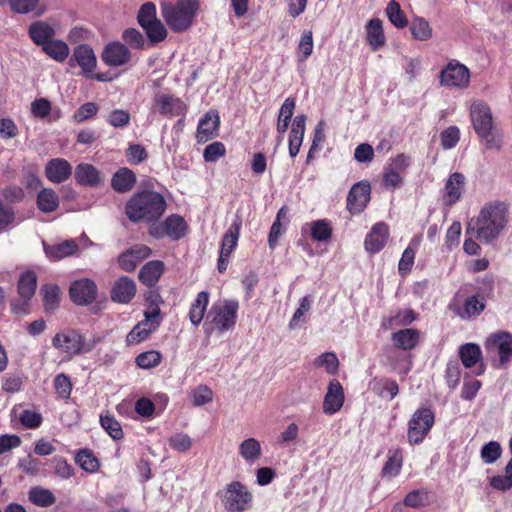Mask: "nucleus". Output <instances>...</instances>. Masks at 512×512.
Returning <instances> with one entry per match:
<instances>
[{
    "instance_id": "nucleus-1",
    "label": "nucleus",
    "mask_w": 512,
    "mask_h": 512,
    "mask_svg": "<svg viewBox=\"0 0 512 512\" xmlns=\"http://www.w3.org/2000/svg\"><path fill=\"white\" fill-rule=\"evenodd\" d=\"M166 210L164 197L155 191L135 193L125 205V214L133 223L157 221Z\"/></svg>"
},
{
    "instance_id": "nucleus-2",
    "label": "nucleus",
    "mask_w": 512,
    "mask_h": 512,
    "mask_svg": "<svg viewBox=\"0 0 512 512\" xmlns=\"http://www.w3.org/2000/svg\"><path fill=\"white\" fill-rule=\"evenodd\" d=\"M507 224V207L503 203L488 204L478 217L472 219L467 230H472L478 240L490 242L497 238Z\"/></svg>"
},
{
    "instance_id": "nucleus-3",
    "label": "nucleus",
    "mask_w": 512,
    "mask_h": 512,
    "mask_svg": "<svg viewBox=\"0 0 512 512\" xmlns=\"http://www.w3.org/2000/svg\"><path fill=\"white\" fill-rule=\"evenodd\" d=\"M198 9L197 0H177L175 4H161V14L167 25L175 32L188 29Z\"/></svg>"
},
{
    "instance_id": "nucleus-4",
    "label": "nucleus",
    "mask_w": 512,
    "mask_h": 512,
    "mask_svg": "<svg viewBox=\"0 0 512 512\" xmlns=\"http://www.w3.org/2000/svg\"><path fill=\"white\" fill-rule=\"evenodd\" d=\"M98 341L97 338L86 340L81 332L75 329L61 330L52 338L53 346L69 358L92 351Z\"/></svg>"
},
{
    "instance_id": "nucleus-5",
    "label": "nucleus",
    "mask_w": 512,
    "mask_h": 512,
    "mask_svg": "<svg viewBox=\"0 0 512 512\" xmlns=\"http://www.w3.org/2000/svg\"><path fill=\"white\" fill-rule=\"evenodd\" d=\"M238 309L239 304L236 300H224L223 302L215 303L207 316L211 327H207L206 332L209 333L216 330L219 333H223L232 329L236 324Z\"/></svg>"
},
{
    "instance_id": "nucleus-6",
    "label": "nucleus",
    "mask_w": 512,
    "mask_h": 512,
    "mask_svg": "<svg viewBox=\"0 0 512 512\" xmlns=\"http://www.w3.org/2000/svg\"><path fill=\"white\" fill-rule=\"evenodd\" d=\"M222 504L229 512H244L253 502V495L249 489L239 481L227 484L221 495Z\"/></svg>"
},
{
    "instance_id": "nucleus-7",
    "label": "nucleus",
    "mask_w": 512,
    "mask_h": 512,
    "mask_svg": "<svg viewBox=\"0 0 512 512\" xmlns=\"http://www.w3.org/2000/svg\"><path fill=\"white\" fill-rule=\"evenodd\" d=\"M433 424L434 413L430 409L416 410L408 423V442L411 445L420 444L430 432Z\"/></svg>"
},
{
    "instance_id": "nucleus-8",
    "label": "nucleus",
    "mask_w": 512,
    "mask_h": 512,
    "mask_svg": "<svg viewBox=\"0 0 512 512\" xmlns=\"http://www.w3.org/2000/svg\"><path fill=\"white\" fill-rule=\"evenodd\" d=\"M485 349L492 358L498 357L497 368L505 367L512 358V334L499 332L491 335L485 342Z\"/></svg>"
},
{
    "instance_id": "nucleus-9",
    "label": "nucleus",
    "mask_w": 512,
    "mask_h": 512,
    "mask_svg": "<svg viewBox=\"0 0 512 512\" xmlns=\"http://www.w3.org/2000/svg\"><path fill=\"white\" fill-rule=\"evenodd\" d=\"M186 109V104L180 98L160 92L153 98L150 114L173 118L184 116Z\"/></svg>"
},
{
    "instance_id": "nucleus-10",
    "label": "nucleus",
    "mask_w": 512,
    "mask_h": 512,
    "mask_svg": "<svg viewBox=\"0 0 512 512\" xmlns=\"http://www.w3.org/2000/svg\"><path fill=\"white\" fill-rule=\"evenodd\" d=\"M470 118L476 134L487 138L493 129V117L490 107L482 100H475L470 107Z\"/></svg>"
},
{
    "instance_id": "nucleus-11",
    "label": "nucleus",
    "mask_w": 512,
    "mask_h": 512,
    "mask_svg": "<svg viewBox=\"0 0 512 512\" xmlns=\"http://www.w3.org/2000/svg\"><path fill=\"white\" fill-rule=\"evenodd\" d=\"M469 81V69L457 61H450L440 73V84L445 87L464 89L468 87Z\"/></svg>"
},
{
    "instance_id": "nucleus-12",
    "label": "nucleus",
    "mask_w": 512,
    "mask_h": 512,
    "mask_svg": "<svg viewBox=\"0 0 512 512\" xmlns=\"http://www.w3.org/2000/svg\"><path fill=\"white\" fill-rule=\"evenodd\" d=\"M69 292L74 303L84 305L96 299L97 287L92 280L80 279L71 284Z\"/></svg>"
},
{
    "instance_id": "nucleus-13",
    "label": "nucleus",
    "mask_w": 512,
    "mask_h": 512,
    "mask_svg": "<svg viewBox=\"0 0 512 512\" xmlns=\"http://www.w3.org/2000/svg\"><path fill=\"white\" fill-rule=\"evenodd\" d=\"M101 58L106 65L118 67L130 61L131 53L123 43L115 41L105 46Z\"/></svg>"
},
{
    "instance_id": "nucleus-14",
    "label": "nucleus",
    "mask_w": 512,
    "mask_h": 512,
    "mask_svg": "<svg viewBox=\"0 0 512 512\" xmlns=\"http://www.w3.org/2000/svg\"><path fill=\"white\" fill-rule=\"evenodd\" d=\"M151 253L152 250L148 246L144 244H136L119 256V266L127 272H132L135 270L137 265L143 259L148 258Z\"/></svg>"
},
{
    "instance_id": "nucleus-15",
    "label": "nucleus",
    "mask_w": 512,
    "mask_h": 512,
    "mask_svg": "<svg viewBox=\"0 0 512 512\" xmlns=\"http://www.w3.org/2000/svg\"><path fill=\"white\" fill-rule=\"evenodd\" d=\"M69 65L71 67L75 65L80 66L84 75L93 72L97 65L93 49L85 44L78 45L73 50V54L69 59Z\"/></svg>"
},
{
    "instance_id": "nucleus-16",
    "label": "nucleus",
    "mask_w": 512,
    "mask_h": 512,
    "mask_svg": "<svg viewBox=\"0 0 512 512\" xmlns=\"http://www.w3.org/2000/svg\"><path fill=\"white\" fill-rule=\"evenodd\" d=\"M220 117L217 111L210 110L199 121L197 127V141L205 143L218 135Z\"/></svg>"
},
{
    "instance_id": "nucleus-17",
    "label": "nucleus",
    "mask_w": 512,
    "mask_h": 512,
    "mask_svg": "<svg viewBox=\"0 0 512 512\" xmlns=\"http://www.w3.org/2000/svg\"><path fill=\"white\" fill-rule=\"evenodd\" d=\"M344 399V391L340 382L336 379L331 380L324 397L323 412L327 415L335 414L342 408Z\"/></svg>"
},
{
    "instance_id": "nucleus-18",
    "label": "nucleus",
    "mask_w": 512,
    "mask_h": 512,
    "mask_svg": "<svg viewBox=\"0 0 512 512\" xmlns=\"http://www.w3.org/2000/svg\"><path fill=\"white\" fill-rule=\"evenodd\" d=\"M370 199V185L358 182L350 189L347 197V208L351 213H360Z\"/></svg>"
},
{
    "instance_id": "nucleus-19",
    "label": "nucleus",
    "mask_w": 512,
    "mask_h": 512,
    "mask_svg": "<svg viewBox=\"0 0 512 512\" xmlns=\"http://www.w3.org/2000/svg\"><path fill=\"white\" fill-rule=\"evenodd\" d=\"M45 175L49 181L59 184L70 178L72 166L66 159L54 158L47 162Z\"/></svg>"
},
{
    "instance_id": "nucleus-20",
    "label": "nucleus",
    "mask_w": 512,
    "mask_h": 512,
    "mask_svg": "<svg viewBox=\"0 0 512 512\" xmlns=\"http://www.w3.org/2000/svg\"><path fill=\"white\" fill-rule=\"evenodd\" d=\"M389 238L388 226L385 223L375 224L365 239V249L369 253H377L383 249Z\"/></svg>"
},
{
    "instance_id": "nucleus-21",
    "label": "nucleus",
    "mask_w": 512,
    "mask_h": 512,
    "mask_svg": "<svg viewBox=\"0 0 512 512\" xmlns=\"http://www.w3.org/2000/svg\"><path fill=\"white\" fill-rule=\"evenodd\" d=\"M136 294V284L129 277L119 278L111 291V298L117 303H128Z\"/></svg>"
},
{
    "instance_id": "nucleus-22",
    "label": "nucleus",
    "mask_w": 512,
    "mask_h": 512,
    "mask_svg": "<svg viewBox=\"0 0 512 512\" xmlns=\"http://www.w3.org/2000/svg\"><path fill=\"white\" fill-rule=\"evenodd\" d=\"M465 177L463 174L455 172L446 182L444 188V201L446 205H453L456 203L464 190Z\"/></svg>"
},
{
    "instance_id": "nucleus-23",
    "label": "nucleus",
    "mask_w": 512,
    "mask_h": 512,
    "mask_svg": "<svg viewBox=\"0 0 512 512\" xmlns=\"http://www.w3.org/2000/svg\"><path fill=\"white\" fill-rule=\"evenodd\" d=\"M164 263L160 260L147 262L139 271V280L147 287H153L164 272Z\"/></svg>"
},
{
    "instance_id": "nucleus-24",
    "label": "nucleus",
    "mask_w": 512,
    "mask_h": 512,
    "mask_svg": "<svg viewBox=\"0 0 512 512\" xmlns=\"http://www.w3.org/2000/svg\"><path fill=\"white\" fill-rule=\"evenodd\" d=\"M305 115H297L292 123V128L289 136V154L291 157H295L301 147L304 132H305Z\"/></svg>"
},
{
    "instance_id": "nucleus-25",
    "label": "nucleus",
    "mask_w": 512,
    "mask_h": 512,
    "mask_svg": "<svg viewBox=\"0 0 512 512\" xmlns=\"http://www.w3.org/2000/svg\"><path fill=\"white\" fill-rule=\"evenodd\" d=\"M366 40L373 51H377L386 43L382 21L374 18L366 24Z\"/></svg>"
},
{
    "instance_id": "nucleus-26",
    "label": "nucleus",
    "mask_w": 512,
    "mask_h": 512,
    "mask_svg": "<svg viewBox=\"0 0 512 512\" xmlns=\"http://www.w3.org/2000/svg\"><path fill=\"white\" fill-rule=\"evenodd\" d=\"M238 453L247 464L252 465L262 456L261 443L253 437L244 439L238 446Z\"/></svg>"
},
{
    "instance_id": "nucleus-27",
    "label": "nucleus",
    "mask_w": 512,
    "mask_h": 512,
    "mask_svg": "<svg viewBox=\"0 0 512 512\" xmlns=\"http://www.w3.org/2000/svg\"><path fill=\"white\" fill-rule=\"evenodd\" d=\"M391 339L395 347L411 350L418 345L420 333L413 328L402 329L393 333Z\"/></svg>"
},
{
    "instance_id": "nucleus-28",
    "label": "nucleus",
    "mask_w": 512,
    "mask_h": 512,
    "mask_svg": "<svg viewBox=\"0 0 512 512\" xmlns=\"http://www.w3.org/2000/svg\"><path fill=\"white\" fill-rule=\"evenodd\" d=\"M242 221L240 218H236L230 225L222 238L220 253L224 256H230L233 250L236 248L238 239L240 236V230Z\"/></svg>"
},
{
    "instance_id": "nucleus-29",
    "label": "nucleus",
    "mask_w": 512,
    "mask_h": 512,
    "mask_svg": "<svg viewBox=\"0 0 512 512\" xmlns=\"http://www.w3.org/2000/svg\"><path fill=\"white\" fill-rule=\"evenodd\" d=\"M136 184L135 173L128 168H120L112 177L111 186L118 193L130 191Z\"/></svg>"
},
{
    "instance_id": "nucleus-30",
    "label": "nucleus",
    "mask_w": 512,
    "mask_h": 512,
    "mask_svg": "<svg viewBox=\"0 0 512 512\" xmlns=\"http://www.w3.org/2000/svg\"><path fill=\"white\" fill-rule=\"evenodd\" d=\"M403 454L400 448L389 450L388 459L382 468V477L394 478L400 474Z\"/></svg>"
},
{
    "instance_id": "nucleus-31",
    "label": "nucleus",
    "mask_w": 512,
    "mask_h": 512,
    "mask_svg": "<svg viewBox=\"0 0 512 512\" xmlns=\"http://www.w3.org/2000/svg\"><path fill=\"white\" fill-rule=\"evenodd\" d=\"M29 35L35 44L43 47L52 40L54 29L43 21H37L30 26Z\"/></svg>"
},
{
    "instance_id": "nucleus-32",
    "label": "nucleus",
    "mask_w": 512,
    "mask_h": 512,
    "mask_svg": "<svg viewBox=\"0 0 512 512\" xmlns=\"http://www.w3.org/2000/svg\"><path fill=\"white\" fill-rule=\"evenodd\" d=\"M75 179L79 184L95 186L100 182L98 170L91 164L82 163L75 169Z\"/></svg>"
},
{
    "instance_id": "nucleus-33",
    "label": "nucleus",
    "mask_w": 512,
    "mask_h": 512,
    "mask_svg": "<svg viewBox=\"0 0 512 512\" xmlns=\"http://www.w3.org/2000/svg\"><path fill=\"white\" fill-rule=\"evenodd\" d=\"M44 249L48 258L51 260H59L73 255L77 251L78 245L73 240H67L60 244L45 246Z\"/></svg>"
},
{
    "instance_id": "nucleus-34",
    "label": "nucleus",
    "mask_w": 512,
    "mask_h": 512,
    "mask_svg": "<svg viewBox=\"0 0 512 512\" xmlns=\"http://www.w3.org/2000/svg\"><path fill=\"white\" fill-rule=\"evenodd\" d=\"M208 302L209 294L207 292L202 291L198 293L189 311V319L193 325L197 326L203 320Z\"/></svg>"
},
{
    "instance_id": "nucleus-35",
    "label": "nucleus",
    "mask_w": 512,
    "mask_h": 512,
    "mask_svg": "<svg viewBox=\"0 0 512 512\" xmlns=\"http://www.w3.org/2000/svg\"><path fill=\"white\" fill-rule=\"evenodd\" d=\"M37 206L44 213H51L59 206V197L57 193L50 189H42L37 196Z\"/></svg>"
},
{
    "instance_id": "nucleus-36",
    "label": "nucleus",
    "mask_w": 512,
    "mask_h": 512,
    "mask_svg": "<svg viewBox=\"0 0 512 512\" xmlns=\"http://www.w3.org/2000/svg\"><path fill=\"white\" fill-rule=\"evenodd\" d=\"M459 356L462 364L466 368H471L481 360L482 352L479 345L466 343L459 348Z\"/></svg>"
},
{
    "instance_id": "nucleus-37",
    "label": "nucleus",
    "mask_w": 512,
    "mask_h": 512,
    "mask_svg": "<svg viewBox=\"0 0 512 512\" xmlns=\"http://www.w3.org/2000/svg\"><path fill=\"white\" fill-rule=\"evenodd\" d=\"M409 29L415 40L427 41L433 35L432 27L423 17H414L410 22Z\"/></svg>"
},
{
    "instance_id": "nucleus-38",
    "label": "nucleus",
    "mask_w": 512,
    "mask_h": 512,
    "mask_svg": "<svg viewBox=\"0 0 512 512\" xmlns=\"http://www.w3.org/2000/svg\"><path fill=\"white\" fill-rule=\"evenodd\" d=\"M166 236L173 240L182 238L186 233V223L179 215H171L164 221Z\"/></svg>"
},
{
    "instance_id": "nucleus-39",
    "label": "nucleus",
    "mask_w": 512,
    "mask_h": 512,
    "mask_svg": "<svg viewBox=\"0 0 512 512\" xmlns=\"http://www.w3.org/2000/svg\"><path fill=\"white\" fill-rule=\"evenodd\" d=\"M420 240L421 236H415L410 245L404 250L398 263V270L401 274H406L411 271L414 264L416 248L419 246Z\"/></svg>"
},
{
    "instance_id": "nucleus-40",
    "label": "nucleus",
    "mask_w": 512,
    "mask_h": 512,
    "mask_svg": "<svg viewBox=\"0 0 512 512\" xmlns=\"http://www.w3.org/2000/svg\"><path fill=\"white\" fill-rule=\"evenodd\" d=\"M37 277L34 272L23 273L18 282V291L24 300H30L35 294Z\"/></svg>"
},
{
    "instance_id": "nucleus-41",
    "label": "nucleus",
    "mask_w": 512,
    "mask_h": 512,
    "mask_svg": "<svg viewBox=\"0 0 512 512\" xmlns=\"http://www.w3.org/2000/svg\"><path fill=\"white\" fill-rule=\"evenodd\" d=\"M485 308V304L482 299L477 296L468 297L461 309L458 310L457 314L462 319H469L473 316L479 315Z\"/></svg>"
},
{
    "instance_id": "nucleus-42",
    "label": "nucleus",
    "mask_w": 512,
    "mask_h": 512,
    "mask_svg": "<svg viewBox=\"0 0 512 512\" xmlns=\"http://www.w3.org/2000/svg\"><path fill=\"white\" fill-rule=\"evenodd\" d=\"M430 492L426 489H415L410 491L404 498L403 504L406 507L419 509L429 505Z\"/></svg>"
},
{
    "instance_id": "nucleus-43",
    "label": "nucleus",
    "mask_w": 512,
    "mask_h": 512,
    "mask_svg": "<svg viewBox=\"0 0 512 512\" xmlns=\"http://www.w3.org/2000/svg\"><path fill=\"white\" fill-rule=\"evenodd\" d=\"M42 48L47 55L59 62H63L69 55L68 45L61 40L52 39Z\"/></svg>"
},
{
    "instance_id": "nucleus-44",
    "label": "nucleus",
    "mask_w": 512,
    "mask_h": 512,
    "mask_svg": "<svg viewBox=\"0 0 512 512\" xmlns=\"http://www.w3.org/2000/svg\"><path fill=\"white\" fill-rule=\"evenodd\" d=\"M43 303L46 312L54 311L60 301V289L56 285H45L41 288Z\"/></svg>"
},
{
    "instance_id": "nucleus-45",
    "label": "nucleus",
    "mask_w": 512,
    "mask_h": 512,
    "mask_svg": "<svg viewBox=\"0 0 512 512\" xmlns=\"http://www.w3.org/2000/svg\"><path fill=\"white\" fill-rule=\"evenodd\" d=\"M386 15L389 21L398 29L407 26L408 21L403 13L400 4L395 0H391L386 7Z\"/></svg>"
},
{
    "instance_id": "nucleus-46",
    "label": "nucleus",
    "mask_w": 512,
    "mask_h": 512,
    "mask_svg": "<svg viewBox=\"0 0 512 512\" xmlns=\"http://www.w3.org/2000/svg\"><path fill=\"white\" fill-rule=\"evenodd\" d=\"M313 34L310 30H305L301 34V38L297 47V58L300 62H305L313 52Z\"/></svg>"
},
{
    "instance_id": "nucleus-47",
    "label": "nucleus",
    "mask_w": 512,
    "mask_h": 512,
    "mask_svg": "<svg viewBox=\"0 0 512 512\" xmlns=\"http://www.w3.org/2000/svg\"><path fill=\"white\" fill-rule=\"evenodd\" d=\"M29 500L35 505L47 507L55 502V497L50 490L35 487L29 491Z\"/></svg>"
},
{
    "instance_id": "nucleus-48",
    "label": "nucleus",
    "mask_w": 512,
    "mask_h": 512,
    "mask_svg": "<svg viewBox=\"0 0 512 512\" xmlns=\"http://www.w3.org/2000/svg\"><path fill=\"white\" fill-rule=\"evenodd\" d=\"M311 236L315 241H327L331 238L332 228L328 221L317 220L309 224Z\"/></svg>"
},
{
    "instance_id": "nucleus-49",
    "label": "nucleus",
    "mask_w": 512,
    "mask_h": 512,
    "mask_svg": "<svg viewBox=\"0 0 512 512\" xmlns=\"http://www.w3.org/2000/svg\"><path fill=\"white\" fill-rule=\"evenodd\" d=\"M501 454L502 448L497 441L488 442L480 451L481 459L485 464L495 463L501 457Z\"/></svg>"
},
{
    "instance_id": "nucleus-50",
    "label": "nucleus",
    "mask_w": 512,
    "mask_h": 512,
    "mask_svg": "<svg viewBox=\"0 0 512 512\" xmlns=\"http://www.w3.org/2000/svg\"><path fill=\"white\" fill-rule=\"evenodd\" d=\"M143 29L149 42L152 44L161 42L167 37V30L160 20L144 26Z\"/></svg>"
},
{
    "instance_id": "nucleus-51",
    "label": "nucleus",
    "mask_w": 512,
    "mask_h": 512,
    "mask_svg": "<svg viewBox=\"0 0 512 512\" xmlns=\"http://www.w3.org/2000/svg\"><path fill=\"white\" fill-rule=\"evenodd\" d=\"M77 464L86 472L93 473L99 468L98 459L89 450H81L76 456Z\"/></svg>"
},
{
    "instance_id": "nucleus-52",
    "label": "nucleus",
    "mask_w": 512,
    "mask_h": 512,
    "mask_svg": "<svg viewBox=\"0 0 512 512\" xmlns=\"http://www.w3.org/2000/svg\"><path fill=\"white\" fill-rule=\"evenodd\" d=\"M98 110L99 106L95 102H86L74 112L72 118L75 122L82 123L94 118Z\"/></svg>"
},
{
    "instance_id": "nucleus-53",
    "label": "nucleus",
    "mask_w": 512,
    "mask_h": 512,
    "mask_svg": "<svg viewBox=\"0 0 512 512\" xmlns=\"http://www.w3.org/2000/svg\"><path fill=\"white\" fill-rule=\"evenodd\" d=\"M137 20L142 28L157 21L155 4L152 2L144 3L138 12Z\"/></svg>"
},
{
    "instance_id": "nucleus-54",
    "label": "nucleus",
    "mask_w": 512,
    "mask_h": 512,
    "mask_svg": "<svg viewBox=\"0 0 512 512\" xmlns=\"http://www.w3.org/2000/svg\"><path fill=\"white\" fill-rule=\"evenodd\" d=\"M146 328L148 333H153L161 324V314L159 307H152L151 310L145 312V319L138 323Z\"/></svg>"
},
{
    "instance_id": "nucleus-55",
    "label": "nucleus",
    "mask_w": 512,
    "mask_h": 512,
    "mask_svg": "<svg viewBox=\"0 0 512 512\" xmlns=\"http://www.w3.org/2000/svg\"><path fill=\"white\" fill-rule=\"evenodd\" d=\"M101 426L107 433L115 440H119L123 437V430L120 423L109 415L100 417Z\"/></svg>"
},
{
    "instance_id": "nucleus-56",
    "label": "nucleus",
    "mask_w": 512,
    "mask_h": 512,
    "mask_svg": "<svg viewBox=\"0 0 512 512\" xmlns=\"http://www.w3.org/2000/svg\"><path fill=\"white\" fill-rule=\"evenodd\" d=\"M161 362V354L155 350L143 352L136 358V364L143 369H150L158 366Z\"/></svg>"
},
{
    "instance_id": "nucleus-57",
    "label": "nucleus",
    "mask_w": 512,
    "mask_h": 512,
    "mask_svg": "<svg viewBox=\"0 0 512 512\" xmlns=\"http://www.w3.org/2000/svg\"><path fill=\"white\" fill-rule=\"evenodd\" d=\"M315 365L324 367L329 374H336L339 367V361L335 353L326 352L315 360Z\"/></svg>"
},
{
    "instance_id": "nucleus-58",
    "label": "nucleus",
    "mask_w": 512,
    "mask_h": 512,
    "mask_svg": "<svg viewBox=\"0 0 512 512\" xmlns=\"http://www.w3.org/2000/svg\"><path fill=\"white\" fill-rule=\"evenodd\" d=\"M16 223V214L13 207L0 200V232L7 230Z\"/></svg>"
},
{
    "instance_id": "nucleus-59",
    "label": "nucleus",
    "mask_w": 512,
    "mask_h": 512,
    "mask_svg": "<svg viewBox=\"0 0 512 512\" xmlns=\"http://www.w3.org/2000/svg\"><path fill=\"white\" fill-rule=\"evenodd\" d=\"M192 402L195 406H203L213 399L212 390L206 385H199L191 392Z\"/></svg>"
},
{
    "instance_id": "nucleus-60",
    "label": "nucleus",
    "mask_w": 512,
    "mask_h": 512,
    "mask_svg": "<svg viewBox=\"0 0 512 512\" xmlns=\"http://www.w3.org/2000/svg\"><path fill=\"white\" fill-rule=\"evenodd\" d=\"M311 299L309 296H305L300 300L298 309L294 312L290 322L289 328L295 329L298 327L303 321L304 315L310 310L311 307Z\"/></svg>"
},
{
    "instance_id": "nucleus-61",
    "label": "nucleus",
    "mask_w": 512,
    "mask_h": 512,
    "mask_svg": "<svg viewBox=\"0 0 512 512\" xmlns=\"http://www.w3.org/2000/svg\"><path fill=\"white\" fill-rule=\"evenodd\" d=\"M416 319V315L413 310L407 309L397 313L396 316L389 318L383 323V326L387 329L393 325H408Z\"/></svg>"
},
{
    "instance_id": "nucleus-62",
    "label": "nucleus",
    "mask_w": 512,
    "mask_h": 512,
    "mask_svg": "<svg viewBox=\"0 0 512 512\" xmlns=\"http://www.w3.org/2000/svg\"><path fill=\"white\" fill-rule=\"evenodd\" d=\"M42 463L37 458L32 455H27L23 458H20L18 461V467L28 475H36L40 472Z\"/></svg>"
},
{
    "instance_id": "nucleus-63",
    "label": "nucleus",
    "mask_w": 512,
    "mask_h": 512,
    "mask_svg": "<svg viewBox=\"0 0 512 512\" xmlns=\"http://www.w3.org/2000/svg\"><path fill=\"white\" fill-rule=\"evenodd\" d=\"M106 121L112 127L123 128L130 123V114L126 110L115 109L107 116Z\"/></svg>"
},
{
    "instance_id": "nucleus-64",
    "label": "nucleus",
    "mask_w": 512,
    "mask_h": 512,
    "mask_svg": "<svg viewBox=\"0 0 512 512\" xmlns=\"http://www.w3.org/2000/svg\"><path fill=\"white\" fill-rule=\"evenodd\" d=\"M122 39L129 46L135 49H141L145 45L143 35L135 28H129L123 31Z\"/></svg>"
}]
</instances>
